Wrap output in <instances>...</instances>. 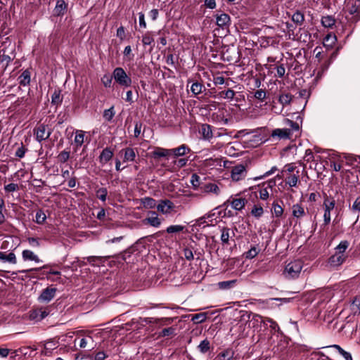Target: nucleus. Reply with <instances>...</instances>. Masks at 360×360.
Here are the masks:
<instances>
[{"mask_svg":"<svg viewBox=\"0 0 360 360\" xmlns=\"http://www.w3.org/2000/svg\"><path fill=\"white\" fill-rule=\"evenodd\" d=\"M175 330H176V329L174 327L164 328L160 333L159 336H160V337L174 336V335H175Z\"/></svg>","mask_w":360,"mask_h":360,"instance_id":"39","label":"nucleus"},{"mask_svg":"<svg viewBox=\"0 0 360 360\" xmlns=\"http://www.w3.org/2000/svg\"><path fill=\"white\" fill-rule=\"evenodd\" d=\"M348 246H349V242L348 241H347V240L341 241L340 243L337 247V250H338V252L337 253H340V254L343 255V253L347 250Z\"/></svg>","mask_w":360,"mask_h":360,"instance_id":"48","label":"nucleus"},{"mask_svg":"<svg viewBox=\"0 0 360 360\" xmlns=\"http://www.w3.org/2000/svg\"><path fill=\"white\" fill-rule=\"evenodd\" d=\"M35 135H36V139L41 142L44 140H46L49 138L51 130L47 127V126L44 124H40L35 129Z\"/></svg>","mask_w":360,"mask_h":360,"instance_id":"3","label":"nucleus"},{"mask_svg":"<svg viewBox=\"0 0 360 360\" xmlns=\"http://www.w3.org/2000/svg\"><path fill=\"white\" fill-rule=\"evenodd\" d=\"M201 190L205 193H213L216 195H218L220 192L219 186L214 183H208L204 184L201 187Z\"/></svg>","mask_w":360,"mask_h":360,"instance_id":"14","label":"nucleus"},{"mask_svg":"<svg viewBox=\"0 0 360 360\" xmlns=\"http://www.w3.org/2000/svg\"><path fill=\"white\" fill-rule=\"evenodd\" d=\"M0 261L13 264L17 263L16 257L13 252H10L8 255H6L5 252H0Z\"/></svg>","mask_w":360,"mask_h":360,"instance_id":"16","label":"nucleus"},{"mask_svg":"<svg viewBox=\"0 0 360 360\" xmlns=\"http://www.w3.org/2000/svg\"><path fill=\"white\" fill-rule=\"evenodd\" d=\"M114 115L115 111L113 107H111L109 109L105 110L103 112V117L108 121H110L114 117Z\"/></svg>","mask_w":360,"mask_h":360,"instance_id":"47","label":"nucleus"},{"mask_svg":"<svg viewBox=\"0 0 360 360\" xmlns=\"http://www.w3.org/2000/svg\"><path fill=\"white\" fill-rule=\"evenodd\" d=\"M62 98L60 96V91L55 90L51 96V103L58 105L62 103Z\"/></svg>","mask_w":360,"mask_h":360,"instance_id":"28","label":"nucleus"},{"mask_svg":"<svg viewBox=\"0 0 360 360\" xmlns=\"http://www.w3.org/2000/svg\"><path fill=\"white\" fill-rule=\"evenodd\" d=\"M264 322V321L263 319V317L258 314H253L252 318L250 320V323H252L253 327H255V324L257 323H262Z\"/></svg>","mask_w":360,"mask_h":360,"instance_id":"50","label":"nucleus"},{"mask_svg":"<svg viewBox=\"0 0 360 360\" xmlns=\"http://www.w3.org/2000/svg\"><path fill=\"white\" fill-rule=\"evenodd\" d=\"M263 213L264 210L262 207L258 205H255L251 211V214L257 219L262 217Z\"/></svg>","mask_w":360,"mask_h":360,"instance_id":"42","label":"nucleus"},{"mask_svg":"<svg viewBox=\"0 0 360 360\" xmlns=\"http://www.w3.org/2000/svg\"><path fill=\"white\" fill-rule=\"evenodd\" d=\"M25 151H26V149L25 148V147L23 146H22L17 149V150L15 152V156L18 157L20 158H22L24 157Z\"/></svg>","mask_w":360,"mask_h":360,"instance_id":"63","label":"nucleus"},{"mask_svg":"<svg viewBox=\"0 0 360 360\" xmlns=\"http://www.w3.org/2000/svg\"><path fill=\"white\" fill-rule=\"evenodd\" d=\"M58 347V343L54 340L47 341L44 345V349L41 350V354L45 356H50L52 353V351L56 349Z\"/></svg>","mask_w":360,"mask_h":360,"instance_id":"7","label":"nucleus"},{"mask_svg":"<svg viewBox=\"0 0 360 360\" xmlns=\"http://www.w3.org/2000/svg\"><path fill=\"white\" fill-rule=\"evenodd\" d=\"M18 188H19L18 185L16 184H13V183L9 184L4 186L5 191L6 192H9V193L18 190Z\"/></svg>","mask_w":360,"mask_h":360,"instance_id":"57","label":"nucleus"},{"mask_svg":"<svg viewBox=\"0 0 360 360\" xmlns=\"http://www.w3.org/2000/svg\"><path fill=\"white\" fill-rule=\"evenodd\" d=\"M171 154V149L158 148L154 152L155 157H165Z\"/></svg>","mask_w":360,"mask_h":360,"instance_id":"45","label":"nucleus"},{"mask_svg":"<svg viewBox=\"0 0 360 360\" xmlns=\"http://www.w3.org/2000/svg\"><path fill=\"white\" fill-rule=\"evenodd\" d=\"M22 256L25 261H27V260L34 261L37 263H39L41 262L39 259V258L38 257V256L30 250H23L22 253Z\"/></svg>","mask_w":360,"mask_h":360,"instance_id":"17","label":"nucleus"},{"mask_svg":"<svg viewBox=\"0 0 360 360\" xmlns=\"http://www.w3.org/2000/svg\"><path fill=\"white\" fill-rule=\"evenodd\" d=\"M91 340V337H87V338H82L81 339L77 338L74 340V343L76 345L77 344L79 345L80 348H85L87 345L88 341Z\"/></svg>","mask_w":360,"mask_h":360,"instance_id":"36","label":"nucleus"},{"mask_svg":"<svg viewBox=\"0 0 360 360\" xmlns=\"http://www.w3.org/2000/svg\"><path fill=\"white\" fill-rule=\"evenodd\" d=\"M360 7V1H355L354 4L349 8L350 14L354 15L359 13Z\"/></svg>","mask_w":360,"mask_h":360,"instance_id":"53","label":"nucleus"},{"mask_svg":"<svg viewBox=\"0 0 360 360\" xmlns=\"http://www.w3.org/2000/svg\"><path fill=\"white\" fill-rule=\"evenodd\" d=\"M113 156V152L108 148L103 150L101 152L99 159L102 164L107 163Z\"/></svg>","mask_w":360,"mask_h":360,"instance_id":"18","label":"nucleus"},{"mask_svg":"<svg viewBox=\"0 0 360 360\" xmlns=\"http://www.w3.org/2000/svg\"><path fill=\"white\" fill-rule=\"evenodd\" d=\"M259 252V249L257 247L254 246L248 252L244 253V255L246 259H252L255 257Z\"/></svg>","mask_w":360,"mask_h":360,"instance_id":"38","label":"nucleus"},{"mask_svg":"<svg viewBox=\"0 0 360 360\" xmlns=\"http://www.w3.org/2000/svg\"><path fill=\"white\" fill-rule=\"evenodd\" d=\"M292 216L300 219L305 215L304 208L300 204L293 205L292 207Z\"/></svg>","mask_w":360,"mask_h":360,"instance_id":"19","label":"nucleus"},{"mask_svg":"<svg viewBox=\"0 0 360 360\" xmlns=\"http://www.w3.org/2000/svg\"><path fill=\"white\" fill-rule=\"evenodd\" d=\"M143 204L145 207L148 208H153L156 206L155 200L150 198H146Z\"/></svg>","mask_w":360,"mask_h":360,"instance_id":"54","label":"nucleus"},{"mask_svg":"<svg viewBox=\"0 0 360 360\" xmlns=\"http://www.w3.org/2000/svg\"><path fill=\"white\" fill-rule=\"evenodd\" d=\"M345 260V257L343 255L340 253H336L329 259V262L333 266H338L342 264Z\"/></svg>","mask_w":360,"mask_h":360,"instance_id":"22","label":"nucleus"},{"mask_svg":"<svg viewBox=\"0 0 360 360\" xmlns=\"http://www.w3.org/2000/svg\"><path fill=\"white\" fill-rule=\"evenodd\" d=\"M198 349L202 354L207 352L210 349V341L207 339L201 341L198 346Z\"/></svg>","mask_w":360,"mask_h":360,"instance_id":"26","label":"nucleus"},{"mask_svg":"<svg viewBox=\"0 0 360 360\" xmlns=\"http://www.w3.org/2000/svg\"><path fill=\"white\" fill-rule=\"evenodd\" d=\"M68 5L64 0H58L53 10L54 15H63L67 10Z\"/></svg>","mask_w":360,"mask_h":360,"instance_id":"11","label":"nucleus"},{"mask_svg":"<svg viewBox=\"0 0 360 360\" xmlns=\"http://www.w3.org/2000/svg\"><path fill=\"white\" fill-rule=\"evenodd\" d=\"M184 255L185 257V258L188 260V261H191L193 259V252L191 249L189 248H185L184 250Z\"/></svg>","mask_w":360,"mask_h":360,"instance_id":"60","label":"nucleus"},{"mask_svg":"<svg viewBox=\"0 0 360 360\" xmlns=\"http://www.w3.org/2000/svg\"><path fill=\"white\" fill-rule=\"evenodd\" d=\"M105 257H98V256H90L86 257V260L89 264L93 265L95 264L96 262H103Z\"/></svg>","mask_w":360,"mask_h":360,"instance_id":"51","label":"nucleus"},{"mask_svg":"<svg viewBox=\"0 0 360 360\" xmlns=\"http://www.w3.org/2000/svg\"><path fill=\"white\" fill-rule=\"evenodd\" d=\"M207 319V313H199L192 316L191 321L194 323H200L204 322Z\"/></svg>","mask_w":360,"mask_h":360,"instance_id":"29","label":"nucleus"},{"mask_svg":"<svg viewBox=\"0 0 360 360\" xmlns=\"http://www.w3.org/2000/svg\"><path fill=\"white\" fill-rule=\"evenodd\" d=\"M292 96L290 94H283L279 96V102L282 105H286L290 103Z\"/></svg>","mask_w":360,"mask_h":360,"instance_id":"31","label":"nucleus"},{"mask_svg":"<svg viewBox=\"0 0 360 360\" xmlns=\"http://www.w3.org/2000/svg\"><path fill=\"white\" fill-rule=\"evenodd\" d=\"M113 77L120 85L128 87L131 84V78L122 68H116L113 71Z\"/></svg>","mask_w":360,"mask_h":360,"instance_id":"2","label":"nucleus"},{"mask_svg":"<svg viewBox=\"0 0 360 360\" xmlns=\"http://www.w3.org/2000/svg\"><path fill=\"white\" fill-rule=\"evenodd\" d=\"M230 238V229L226 227L221 229V240L223 243H228Z\"/></svg>","mask_w":360,"mask_h":360,"instance_id":"35","label":"nucleus"},{"mask_svg":"<svg viewBox=\"0 0 360 360\" xmlns=\"http://www.w3.org/2000/svg\"><path fill=\"white\" fill-rule=\"evenodd\" d=\"M112 76L108 75H105L102 78L101 81L103 84V85L106 87L110 86L111 82H112Z\"/></svg>","mask_w":360,"mask_h":360,"instance_id":"56","label":"nucleus"},{"mask_svg":"<svg viewBox=\"0 0 360 360\" xmlns=\"http://www.w3.org/2000/svg\"><path fill=\"white\" fill-rule=\"evenodd\" d=\"M335 20L330 15L323 16L321 19V24L323 27L331 28L335 25Z\"/></svg>","mask_w":360,"mask_h":360,"instance_id":"23","label":"nucleus"},{"mask_svg":"<svg viewBox=\"0 0 360 360\" xmlns=\"http://www.w3.org/2000/svg\"><path fill=\"white\" fill-rule=\"evenodd\" d=\"M174 203L169 200H160L159 204L156 206L158 212L163 214H169L174 208Z\"/></svg>","mask_w":360,"mask_h":360,"instance_id":"4","label":"nucleus"},{"mask_svg":"<svg viewBox=\"0 0 360 360\" xmlns=\"http://www.w3.org/2000/svg\"><path fill=\"white\" fill-rule=\"evenodd\" d=\"M271 211L276 217H280L283 214V207L276 202H274L272 204Z\"/></svg>","mask_w":360,"mask_h":360,"instance_id":"27","label":"nucleus"},{"mask_svg":"<svg viewBox=\"0 0 360 360\" xmlns=\"http://www.w3.org/2000/svg\"><path fill=\"white\" fill-rule=\"evenodd\" d=\"M255 97L260 101H264L266 98V92L262 89L257 90L255 93Z\"/></svg>","mask_w":360,"mask_h":360,"instance_id":"58","label":"nucleus"},{"mask_svg":"<svg viewBox=\"0 0 360 360\" xmlns=\"http://www.w3.org/2000/svg\"><path fill=\"white\" fill-rule=\"evenodd\" d=\"M277 75L279 77H283L285 73V68L283 64L278 65L276 68Z\"/></svg>","mask_w":360,"mask_h":360,"instance_id":"64","label":"nucleus"},{"mask_svg":"<svg viewBox=\"0 0 360 360\" xmlns=\"http://www.w3.org/2000/svg\"><path fill=\"white\" fill-rule=\"evenodd\" d=\"M107 194L108 191L105 188H101L96 191L97 198L103 202L105 201Z\"/></svg>","mask_w":360,"mask_h":360,"instance_id":"46","label":"nucleus"},{"mask_svg":"<svg viewBox=\"0 0 360 360\" xmlns=\"http://www.w3.org/2000/svg\"><path fill=\"white\" fill-rule=\"evenodd\" d=\"M284 124L290 127L289 129H290V134L292 131H298L300 129L299 124L289 119L284 120Z\"/></svg>","mask_w":360,"mask_h":360,"instance_id":"30","label":"nucleus"},{"mask_svg":"<svg viewBox=\"0 0 360 360\" xmlns=\"http://www.w3.org/2000/svg\"><path fill=\"white\" fill-rule=\"evenodd\" d=\"M298 181V178L295 175H291L290 176L287 180L286 184H288L290 186H295L297 185Z\"/></svg>","mask_w":360,"mask_h":360,"instance_id":"55","label":"nucleus"},{"mask_svg":"<svg viewBox=\"0 0 360 360\" xmlns=\"http://www.w3.org/2000/svg\"><path fill=\"white\" fill-rule=\"evenodd\" d=\"M292 20L298 25H302L304 21V15L300 11H296L292 16Z\"/></svg>","mask_w":360,"mask_h":360,"instance_id":"25","label":"nucleus"},{"mask_svg":"<svg viewBox=\"0 0 360 360\" xmlns=\"http://www.w3.org/2000/svg\"><path fill=\"white\" fill-rule=\"evenodd\" d=\"M146 221L148 224L153 227H159L162 224V219L158 216L155 212H150Z\"/></svg>","mask_w":360,"mask_h":360,"instance_id":"8","label":"nucleus"},{"mask_svg":"<svg viewBox=\"0 0 360 360\" xmlns=\"http://www.w3.org/2000/svg\"><path fill=\"white\" fill-rule=\"evenodd\" d=\"M184 229L185 226L182 225H171L167 228L166 231L168 233H177L183 231Z\"/></svg>","mask_w":360,"mask_h":360,"instance_id":"32","label":"nucleus"},{"mask_svg":"<svg viewBox=\"0 0 360 360\" xmlns=\"http://www.w3.org/2000/svg\"><path fill=\"white\" fill-rule=\"evenodd\" d=\"M220 96L225 99H233L235 96V91L231 89L223 91L219 93Z\"/></svg>","mask_w":360,"mask_h":360,"instance_id":"40","label":"nucleus"},{"mask_svg":"<svg viewBox=\"0 0 360 360\" xmlns=\"http://www.w3.org/2000/svg\"><path fill=\"white\" fill-rule=\"evenodd\" d=\"M203 88L204 86L201 83L195 82L192 84L191 91L193 94L197 95L202 92Z\"/></svg>","mask_w":360,"mask_h":360,"instance_id":"34","label":"nucleus"},{"mask_svg":"<svg viewBox=\"0 0 360 360\" xmlns=\"http://www.w3.org/2000/svg\"><path fill=\"white\" fill-rule=\"evenodd\" d=\"M236 283V281H221L218 283L219 287L221 289H228L233 286V285Z\"/></svg>","mask_w":360,"mask_h":360,"instance_id":"52","label":"nucleus"},{"mask_svg":"<svg viewBox=\"0 0 360 360\" xmlns=\"http://www.w3.org/2000/svg\"><path fill=\"white\" fill-rule=\"evenodd\" d=\"M246 175V169L244 165H238L231 170V178L233 181H238L243 179Z\"/></svg>","mask_w":360,"mask_h":360,"instance_id":"5","label":"nucleus"},{"mask_svg":"<svg viewBox=\"0 0 360 360\" xmlns=\"http://www.w3.org/2000/svg\"><path fill=\"white\" fill-rule=\"evenodd\" d=\"M217 25L219 27H224L229 26L231 22L230 17L226 13H220L216 15Z\"/></svg>","mask_w":360,"mask_h":360,"instance_id":"9","label":"nucleus"},{"mask_svg":"<svg viewBox=\"0 0 360 360\" xmlns=\"http://www.w3.org/2000/svg\"><path fill=\"white\" fill-rule=\"evenodd\" d=\"M336 41V37L335 35L328 34L324 38V46H332Z\"/></svg>","mask_w":360,"mask_h":360,"instance_id":"43","label":"nucleus"},{"mask_svg":"<svg viewBox=\"0 0 360 360\" xmlns=\"http://www.w3.org/2000/svg\"><path fill=\"white\" fill-rule=\"evenodd\" d=\"M331 347L335 348L339 352V353L345 359V360H352L351 354L345 351L339 345H333Z\"/></svg>","mask_w":360,"mask_h":360,"instance_id":"37","label":"nucleus"},{"mask_svg":"<svg viewBox=\"0 0 360 360\" xmlns=\"http://www.w3.org/2000/svg\"><path fill=\"white\" fill-rule=\"evenodd\" d=\"M352 210L354 212H359L360 211V197H358L354 200L352 206Z\"/></svg>","mask_w":360,"mask_h":360,"instance_id":"62","label":"nucleus"},{"mask_svg":"<svg viewBox=\"0 0 360 360\" xmlns=\"http://www.w3.org/2000/svg\"><path fill=\"white\" fill-rule=\"evenodd\" d=\"M153 41V38L148 33L143 36L142 42L144 45H150Z\"/></svg>","mask_w":360,"mask_h":360,"instance_id":"59","label":"nucleus"},{"mask_svg":"<svg viewBox=\"0 0 360 360\" xmlns=\"http://www.w3.org/2000/svg\"><path fill=\"white\" fill-rule=\"evenodd\" d=\"M190 149L187 146L183 144L178 148L171 149V154H174V156H183L190 152Z\"/></svg>","mask_w":360,"mask_h":360,"instance_id":"20","label":"nucleus"},{"mask_svg":"<svg viewBox=\"0 0 360 360\" xmlns=\"http://www.w3.org/2000/svg\"><path fill=\"white\" fill-rule=\"evenodd\" d=\"M56 289L54 288H46L39 297V300L42 302H50L56 295Z\"/></svg>","mask_w":360,"mask_h":360,"instance_id":"6","label":"nucleus"},{"mask_svg":"<svg viewBox=\"0 0 360 360\" xmlns=\"http://www.w3.org/2000/svg\"><path fill=\"white\" fill-rule=\"evenodd\" d=\"M233 356V352L230 349H226L221 352L218 356V360H230Z\"/></svg>","mask_w":360,"mask_h":360,"instance_id":"33","label":"nucleus"},{"mask_svg":"<svg viewBox=\"0 0 360 360\" xmlns=\"http://www.w3.org/2000/svg\"><path fill=\"white\" fill-rule=\"evenodd\" d=\"M200 133L205 140H210L213 137L212 127L207 124H203L201 125Z\"/></svg>","mask_w":360,"mask_h":360,"instance_id":"12","label":"nucleus"},{"mask_svg":"<svg viewBox=\"0 0 360 360\" xmlns=\"http://www.w3.org/2000/svg\"><path fill=\"white\" fill-rule=\"evenodd\" d=\"M84 134L82 131H77L76 136L75 137V142L77 145V146H81L84 143Z\"/></svg>","mask_w":360,"mask_h":360,"instance_id":"41","label":"nucleus"},{"mask_svg":"<svg viewBox=\"0 0 360 360\" xmlns=\"http://www.w3.org/2000/svg\"><path fill=\"white\" fill-rule=\"evenodd\" d=\"M290 136V129H276L271 133L272 137H278L279 139H289Z\"/></svg>","mask_w":360,"mask_h":360,"instance_id":"10","label":"nucleus"},{"mask_svg":"<svg viewBox=\"0 0 360 360\" xmlns=\"http://www.w3.org/2000/svg\"><path fill=\"white\" fill-rule=\"evenodd\" d=\"M228 202L231 203L232 208L236 210H241L247 203V200L242 198L229 200Z\"/></svg>","mask_w":360,"mask_h":360,"instance_id":"13","label":"nucleus"},{"mask_svg":"<svg viewBox=\"0 0 360 360\" xmlns=\"http://www.w3.org/2000/svg\"><path fill=\"white\" fill-rule=\"evenodd\" d=\"M70 158V152L63 150L58 155V160L60 162H65Z\"/></svg>","mask_w":360,"mask_h":360,"instance_id":"49","label":"nucleus"},{"mask_svg":"<svg viewBox=\"0 0 360 360\" xmlns=\"http://www.w3.org/2000/svg\"><path fill=\"white\" fill-rule=\"evenodd\" d=\"M19 83L21 85L26 86L30 82V74L27 70L24 71L18 77Z\"/></svg>","mask_w":360,"mask_h":360,"instance_id":"24","label":"nucleus"},{"mask_svg":"<svg viewBox=\"0 0 360 360\" xmlns=\"http://www.w3.org/2000/svg\"><path fill=\"white\" fill-rule=\"evenodd\" d=\"M335 200L333 197L325 195L323 201V208L326 212H331L335 207Z\"/></svg>","mask_w":360,"mask_h":360,"instance_id":"15","label":"nucleus"},{"mask_svg":"<svg viewBox=\"0 0 360 360\" xmlns=\"http://www.w3.org/2000/svg\"><path fill=\"white\" fill-rule=\"evenodd\" d=\"M46 219L45 213L42 210H39L36 213V222L42 224Z\"/></svg>","mask_w":360,"mask_h":360,"instance_id":"44","label":"nucleus"},{"mask_svg":"<svg viewBox=\"0 0 360 360\" xmlns=\"http://www.w3.org/2000/svg\"><path fill=\"white\" fill-rule=\"evenodd\" d=\"M200 177L195 174H193L191 176V183L192 184L193 186L196 188L200 186Z\"/></svg>","mask_w":360,"mask_h":360,"instance_id":"61","label":"nucleus"},{"mask_svg":"<svg viewBox=\"0 0 360 360\" xmlns=\"http://www.w3.org/2000/svg\"><path fill=\"white\" fill-rule=\"evenodd\" d=\"M302 262L300 260L291 262L285 266L283 274L287 278H297L302 271Z\"/></svg>","mask_w":360,"mask_h":360,"instance_id":"1","label":"nucleus"},{"mask_svg":"<svg viewBox=\"0 0 360 360\" xmlns=\"http://www.w3.org/2000/svg\"><path fill=\"white\" fill-rule=\"evenodd\" d=\"M121 152L124 153V161L129 162L133 161L135 159L136 153L134 148H127L122 150Z\"/></svg>","mask_w":360,"mask_h":360,"instance_id":"21","label":"nucleus"}]
</instances>
